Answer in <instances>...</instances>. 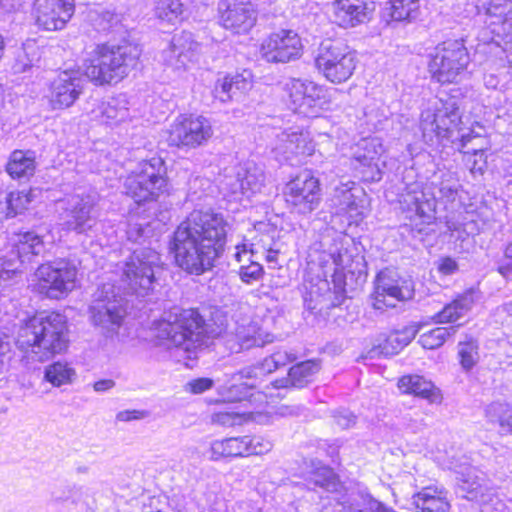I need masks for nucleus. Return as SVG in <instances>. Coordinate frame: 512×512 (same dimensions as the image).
Here are the masks:
<instances>
[{
	"instance_id": "38",
	"label": "nucleus",
	"mask_w": 512,
	"mask_h": 512,
	"mask_svg": "<svg viewBox=\"0 0 512 512\" xmlns=\"http://www.w3.org/2000/svg\"><path fill=\"white\" fill-rule=\"evenodd\" d=\"M267 368L268 367H266V363L263 359L262 361H260L256 364L242 368L241 370H239L237 372L236 375H238L240 379L252 380L251 383L246 382V383H243V385L249 389H255L257 387V383L262 381V379L266 375L270 374V371L267 370ZM241 388H242V384L241 385H232L229 388V393L236 394V393L240 392Z\"/></svg>"
},
{
	"instance_id": "56",
	"label": "nucleus",
	"mask_w": 512,
	"mask_h": 512,
	"mask_svg": "<svg viewBox=\"0 0 512 512\" xmlns=\"http://www.w3.org/2000/svg\"><path fill=\"white\" fill-rule=\"evenodd\" d=\"M212 421L222 426L231 427L241 424L242 415L235 411H218L213 414Z\"/></svg>"
},
{
	"instance_id": "59",
	"label": "nucleus",
	"mask_w": 512,
	"mask_h": 512,
	"mask_svg": "<svg viewBox=\"0 0 512 512\" xmlns=\"http://www.w3.org/2000/svg\"><path fill=\"white\" fill-rule=\"evenodd\" d=\"M333 419L341 429H348L356 424L357 416L347 409H341L333 413Z\"/></svg>"
},
{
	"instance_id": "45",
	"label": "nucleus",
	"mask_w": 512,
	"mask_h": 512,
	"mask_svg": "<svg viewBox=\"0 0 512 512\" xmlns=\"http://www.w3.org/2000/svg\"><path fill=\"white\" fill-rule=\"evenodd\" d=\"M492 32L495 34V37L498 39L493 38V41H495L498 45H500V41L504 43L506 46L505 49H512V16L505 17L502 21L491 22Z\"/></svg>"
},
{
	"instance_id": "12",
	"label": "nucleus",
	"mask_w": 512,
	"mask_h": 512,
	"mask_svg": "<svg viewBox=\"0 0 512 512\" xmlns=\"http://www.w3.org/2000/svg\"><path fill=\"white\" fill-rule=\"evenodd\" d=\"M95 197L89 194H73L58 201L60 219L66 230L87 234L97 225Z\"/></svg>"
},
{
	"instance_id": "27",
	"label": "nucleus",
	"mask_w": 512,
	"mask_h": 512,
	"mask_svg": "<svg viewBox=\"0 0 512 512\" xmlns=\"http://www.w3.org/2000/svg\"><path fill=\"white\" fill-rule=\"evenodd\" d=\"M340 295L335 296L330 290L329 283L324 281L321 286L312 287L304 297V306L311 314L319 316H330V310L339 308L343 305V299Z\"/></svg>"
},
{
	"instance_id": "32",
	"label": "nucleus",
	"mask_w": 512,
	"mask_h": 512,
	"mask_svg": "<svg viewBox=\"0 0 512 512\" xmlns=\"http://www.w3.org/2000/svg\"><path fill=\"white\" fill-rule=\"evenodd\" d=\"M413 505L419 512H448L450 504L446 492L433 487H425L413 496Z\"/></svg>"
},
{
	"instance_id": "50",
	"label": "nucleus",
	"mask_w": 512,
	"mask_h": 512,
	"mask_svg": "<svg viewBox=\"0 0 512 512\" xmlns=\"http://www.w3.org/2000/svg\"><path fill=\"white\" fill-rule=\"evenodd\" d=\"M486 14L490 17H495L498 22L502 21L507 14L511 12L510 0H488L486 6Z\"/></svg>"
},
{
	"instance_id": "35",
	"label": "nucleus",
	"mask_w": 512,
	"mask_h": 512,
	"mask_svg": "<svg viewBox=\"0 0 512 512\" xmlns=\"http://www.w3.org/2000/svg\"><path fill=\"white\" fill-rule=\"evenodd\" d=\"M211 452L213 460H218L221 457L247 456L246 436L215 441L212 443Z\"/></svg>"
},
{
	"instance_id": "30",
	"label": "nucleus",
	"mask_w": 512,
	"mask_h": 512,
	"mask_svg": "<svg viewBox=\"0 0 512 512\" xmlns=\"http://www.w3.org/2000/svg\"><path fill=\"white\" fill-rule=\"evenodd\" d=\"M319 371V364L315 361H304L292 366L287 377L275 380L272 384L274 388H296L302 389L311 381L312 377Z\"/></svg>"
},
{
	"instance_id": "62",
	"label": "nucleus",
	"mask_w": 512,
	"mask_h": 512,
	"mask_svg": "<svg viewBox=\"0 0 512 512\" xmlns=\"http://www.w3.org/2000/svg\"><path fill=\"white\" fill-rule=\"evenodd\" d=\"M11 344L7 335L0 336V374L7 367L11 359Z\"/></svg>"
},
{
	"instance_id": "36",
	"label": "nucleus",
	"mask_w": 512,
	"mask_h": 512,
	"mask_svg": "<svg viewBox=\"0 0 512 512\" xmlns=\"http://www.w3.org/2000/svg\"><path fill=\"white\" fill-rule=\"evenodd\" d=\"M485 413L491 423L498 424L506 433H512V401L492 402L487 406Z\"/></svg>"
},
{
	"instance_id": "60",
	"label": "nucleus",
	"mask_w": 512,
	"mask_h": 512,
	"mask_svg": "<svg viewBox=\"0 0 512 512\" xmlns=\"http://www.w3.org/2000/svg\"><path fill=\"white\" fill-rule=\"evenodd\" d=\"M497 271L505 278L512 275V241L506 245L503 258L498 262Z\"/></svg>"
},
{
	"instance_id": "33",
	"label": "nucleus",
	"mask_w": 512,
	"mask_h": 512,
	"mask_svg": "<svg viewBox=\"0 0 512 512\" xmlns=\"http://www.w3.org/2000/svg\"><path fill=\"white\" fill-rule=\"evenodd\" d=\"M421 0H389L381 12L387 23L390 21H413L419 16Z\"/></svg>"
},
{
	"instance_id": "3",
	"label": "nucleus",
	"mask_w": 512,
	"mask_h": 512,
	"mask_svg": "<svg viewBox=\"0 0 512 512\" xmlns=\"http://www.w3.org/2000/svg\"><path fill=\"white\" fill-rule=\"evenodd\" d=\"M155 336L176 348L191 354L206 345L205 338H214L220 333L198 309L174 308L168 317L155 323Z\"/></svg>"
},
{
	"instance_id": "28",
	"label": "nucleus",
	"mask_w": 512,
	"mask_h": 512,
	"mask_svg": "<svg viewBox=\"0 0 512 512\" xmlns=\"http://www.w3.org/2000/svg\"><path fill=\"white\" fill-rule=\"evenodd\" d=\"M36 152L33 150H14L5 166L8 175L20 182H26L36 172Z\"/></svg>"
},
{
	"instance_id": "63",
	"label": "nucleus",
	"mask_w": 512,
	"mask_h": 512,
	"mask_svg": "<svg viewBox=\"0 0 512 512\" xmlns=\"http://www.w3.org/2000/svg\"><path fill=\"white\" fill-rule=\"evenodd\" d=\"M226 185L229 187V191L235 200L240 199V197H245V186L243 181H241L239 172L235 177L229 178Z\"/></svg>"
},
{
	"instance_id": "21",
	"label": "nucleus",
	"mask_w": 512,
	"mask_h": 512,
	"mask_svg": "<svg viewBox=\"0 0 512 512\" xmlns=\"http://www.w3.org/2000/svg\"><path fill=\"white\" fill-rule=\"evenodd\" d=\"M36 24L47 31L62 30L75 12V0H36Z\"/></svg>"
},
{
	"instance_id": "8",
	"label": "nucleus",
	"mask_w": 512,
	"mask_h": 512,
	"mask_svg": "<svg viewBox=\"0 0 512 512\" xmlns=\"http://www.w3.org/2000/svg\"><path fill=\"white\" fill-rule=\"evenodd\" d=\"M128 298L116 283H104L93 294L89 306L90 319L106 337L118 333L127 314Z\"/></svg>"
},
{
	"instance_id": "10",
	"label": "nucleus",
	"mask_w": 512,
	"mask_h": 512,
	"mask_svg": "<svg viewBox=\"0 0 512 512\" xmlns=\"http://www.w3.org/2000/svg\"><path fill=\"white\" fill-rule=\"evenodd\" d=\"M356 56L340 41L324 40L319 47L315 64L318 70L332 83L347 81L356 68Z\"/></svg>"
},
{
	"instance_id": "15",
	"label": "nucleus",
	"mask_w": 512,
	"mask_h": 512,
	"mask_svg": "<svg viewBox=\"0 0 512 512\" xmlns=\"http://www.w3.org/2000/svg\"><path fill=\"white\" fill-rule=\"evenodd\" d=\"M284 195L293 212L310 214L321 202L320 182L311 171L305 170L286 184Z\"/></svg>"
},
{
	"instance_id": "44",
	"label": "nucleus",
	"mask_w": 512,
	"mask_h": 512,
	"mask_svg": "<svg viewBox=\"0 0 512 512\" xmlns=\"http://www.w3.org/2000/svg\"><path fill=\"white\" fill-rule=\"evenodd\" d=\"M458 357L461 367L465 371L471 370L478 362V343L470 338L467 341L459 342Z\"/></svg>"
},
{
	"instance_id": "54",
	"label": "nucleus",
	"mask_w": 512,
	"mask_h": 512,
	"mask_svg": "<svg viewBox=\"0 0 512 512\" xmlns=\"http://www.w3.org/2000/svg\"><path fill=\"white\" fill-rule=\"evenodd\" d=\"M247 454L261 455L269 452L273 445L261 436H246Z\"/></svg>"
},
{
	"instance_id": "19",
	"label": "nucleus",
	"mask_w": 512,
	"mask_h": 512,
	"mask_svg": "<svg viewBox=\"0 0 512 512\" xmlns=\"http://www.w3.org/2000/svg\"><path fill=\"white\" fill-rule=\"evenodd\" d=\"M331 256L336 265L332 280V292L335 296H341L340 299H343L344 305L348 299L353 298V293L358 286L365 282L366 273L362 268H358L360 263H357L356 270L351 268L353 260L347 248H337L331 253ZM361 266L364 265L361 264Z\"/></svg>"
},
{
	"instance_id": "34",
	"label": "nucleus",
	"mask_w": 512,
	"mask_h": 512,
	"mask_svg": "<svg viewBox=\"0 0 512 512\" xmlns=\"http://www.w3.org/2000/svg\"><path fill=\"white\" fill-rule=\"evenodd\" d=\"M238 172L245 186L246 198L261 192L266 177L260 166L252 161H248L238 169Z\"/></svg>"
},
{
	"instance_id": "57",
	"label": "nucleus",
	"mask_w": 512,
	"mask_h": 512,
	"mask_svg": "<svg viewBox=\"0 0 512 512\" xmlns=\"http://www.w3.org/2000/svg\"><path fill=\"white\" fill-rule=\"evenodd\" d=\"M460 185L456 179L443 180L439 186V197L446 202H454Z\"/></svg>"
},
{
	"instance_id": "39",
	"label": "nucleus",
	"mask_w": 512,
	"mask_h": 512,
	"mask_svg": "<svg viewBox=\"0 0 512 512\" xmlns=\"http://www.w3.org/2000/svg\"><path fill=\"white\" fill-rule=\"evenodd\" d=\"M338 486V476L328 467L316 469L308 479V488L314 491L321 489L326 492H334L337 491Z\"/></svg>"
},
{
	"instance_id": "52",
	"label": "nucleus",
	"mask_w": 512,
	"mask_h": 512,
	"mask_svg": "<svg viewBox=\"0 0 512 512\" xmlns=\"http://www.w3.org/2000/svg\"><path fill=\"white\" fill-rule=\"evenodd\" d=\"M263 274V267L257 262L242 265L239 269V277L246 284H252L253 282L260 280Z\"/></svg>"
},
{
	"instance_id": "31",
	"label": "nucleus",
	"mask_w": 512,
	"mask_h": 512,
	"mask_svg": "<svg viewBox=\"0 0 512 512\" xmlns=\"http://www.w3.org/2000/svg\"><path fill=\"white\" fill-rule=\"evenodd\" d=\"M399 389L406 394L428 400L430 403L441 401L440 390L429 380L420 375H405L398 381Z\"/></svg>"
},
{
	"instance_id": "7",
	"label": "nucleus",
	"mask_w": 512,
	"mask_h": 512,
	"mask_svg": "<svg viewBox=\"0 0 512 512\" xmlns=\"http://www.w3.org/2000/svg\"><path fill=\"white\" fill-rule=\"evenodd\" d=\"M429 58L428 71L431 79L442 85L460 82L471 61L463 38L448 39L437 44Z\"/></svg>"
},
{
	"instance_id": "37",
	"label": "nucleus",
	"mask_w": 512,
	"mask_h": 512,
	"mask_svg": "<svg viewBox=\"0 0 512 512\" xmlns=\"http://www.w3.org/2000/svg\"><path fill=\"white\" fill-rule=\"evenodd\" d=\"M185 5L182 0H156L155 16L169 24H175L183 19Z\"/></svg>"
},
{
	"instance_id": "61",
	"label": "nucleus",
	"mask_w": 512,
	"mask_h": 512,
	"mask_svg": "<svg viewBox=\"0 0 512 512\" xmlns=\"http://www.w3.org/2000/svg\"><path fill=\"white\" fill-rule=\"evenodd\" d=\"M422 328V324L413 323L408 326L403 327L400 330L393 331L396 336H398L402 343L407 346L411 343V341L416 337L420 329Z\"/></svg>"
},
{
	"instance_id": "1",
	"label": "nucleus",
	"mask_w": 512,
	"mask_h": 512,
	"mask_svg": "<svg viewBox=\"0 0 512 512\" xmlns=\"http://www.w3.org/2000/svg\"><path fill=\"white\" fill-rule=\"evenodd\" d=\"M231 224L212 209L193 210L173 232L169 242L175 264L190 275L212 271L224 255Z\"/></svg>"
},
{
	"instance_id": "53",
	"label": "nucleus",
	"mask_w": 512,
	"mask_h": 512,
	"mask_svg": "<svg viewBox=\"0 0 512 512\" xmlns=\"http://www.w3.org/2000/svg\"><path fill=\"white\" fill-rule=\"evenodd\" d=\"M296 359L295 355L287 351H277L270 356L264 358L267 370L270 373L274 372L278 368L287 365L288 363Z\"/></svg>"
},
{
	"instance_id": "5",
	"label": "nucleus",
	"mask_w": 512,
	"mask_h": 512,
	"mask_svg": "<svg viewBox=\"0 0 512 512\" xmlns=\"http://www.w3.org/2000/svg\"><path fill=\"white\" fill-rule=\"evenodd\" d=\"M117 289L128 296L145 297L159 286L164 270L161 255L153 247H139L119 266Z\"/></svg>"
},
{
	"instance_id": "20",
	"label": "nucleus",
	"mask_w": 512,
	"mask_h": 512,
	"mask_svg": "<svg viewBox=\"0 0 512 512\" xmlns=\"http://www.w3.org/2000/svg\"><path fill=\"white\" fill-rule=\"evenodd\" d=\"M218 12L221 25L235 34L248 33L257 21L251 0H220Z\"/></svg>"
},
{
	"instance_id": "16",
	"label": "nucleus",
	"mask_w": 512,
	"mask_h": 512,
	"mask_svg": "<svg viewBox=\"0 0 512 512\" xmlns=\"http://www.w3.org/2000/svg\"><path fill=\"white\" fill-rule=\"evenodd\" d=\"M259 53L267 63L285 64L302 56L303 45L298 33L291 29H280L263 39Z\"/></svg>"
},
{
	"instance_id": "22",
	"label": "nucleus",
	"mask_w": 512,
	"mask_h": 512,
	"mask_svg": "<svg viewBox=\"0 0 512 512\" xmlns=\"http://www.w3.org/2000/svg\"><path fill=\"white\" fill-rule=\"evenodd\" d=\"M334 22L342 28H354L373 19L375 0H335L332 3Z\"/></svg>"
},
{
	"instance_id": "43",
	"label": "nucleus",
	"mask_w": 512,
	"mask_h": 512,
	"mask_svg": "<svg viewBox=\"0 0 512 512\" xmlns=\"http://www.w3.org/2000/svg\"><path fill=\"white\" fill-rule=\"evenodd\" d=\"M34 190L10 192L6 197V216L15 217L27 209L34 200Z\"/></svg>"
},
{
	"instance_id": "23",
	"label": "nucleus",
	"mask_w": 512,
	"mask_h": 512,
	"mask_svg": "<svg viewBox=\"0 0 512 512\" xmlns=\"http://www.w3.org/2000/svg\"><path fill=\"white\" fill-rule=\"evenodd\" d=\"M84 80L78 72L63 71L50 84L49 104L53 110L71 107L82 94Z\"/></svg>"
},
{
	"instance_id": "29",
	"label": "nucleus",
	"mask_w": 512,
	"mask_h": 512,
	"mask_svg": "<svg viewBox=\"0 0 512 512\" xmlns=\"http://www.w3.org/2000/svg\"><path fill=\"white\" fill-rule=\"evenodd\" d=\"M479 291L475 288L466 290L459 295L453 302L447 304L440 312L433 316V322L436 324L455 322L469 312L477 300Z\"/></svg>"
},
{
	"instance_id": "47",
	"label": "nucleus",
	"mask_w": 512,
	"mask_h": 512,
	"mask_svg": "<svg viewBox=\"0 0 512 512\" xmlns=\"http://www.w3.org/2000/svg\"><path fill=\"white\" fill-rule=\"evenodd\" d=\"M90 15L98 31H108L119 22L117 14L105 9L92 12Z\"/></svg>"
},
{
	"instance_id": "49",
	"label": "nucleus",
	"mask_w": 512,
	"mask_h": 512,
	"mask_svg": "<svg viewBox=\"0 0 512 512\" xmlns=\"http://www.w3.org/2000/svg\"><path fill=\"white\" fill-rule=\"evenodd\" d=\"M406 346L402 343L401 339L391 332L383 342L378 345L379 354L389 357L398 354Z\"/></svg>"
},
{
	"instance_id": "48",
	"label": "nucleus",
	"mask_w": 512,
	"mask_h": 512,
	"mask_svg": "<svg viewBox=\"0 0 512 512\" xmlns=\"http://www.w3.org/2000/svg\"><path fill=\"white\" fill-rule=\"evenodd\" d=\"M282 141L286 142V150L290 151L291 153L305 154L310 150L307 148V139L302 133H283Z\"/></svg>"
},
{
	"instance_id": "55",
	"label": "nucleus",
	"mask_w": 512,
	"mask_h": 512,
	"mask_svg": "<svg viewBox=\"0 0 512 512\" xmlns=\"http://www.w3.org/2000/svg\"><path fill=\"white\" fill-rule=\"evenodd\" d=\"M232 86L230 76L218 80L214 88L215 98L219 99L221 102L232 100L235 96V90H232Z\"/></svg>"
},
{
	"instance_id": "41",
	"label": "nucleus",
	"mask_w": 512,
	"mask_h": 512,
	"mask_svg": "<svg viewBox=\"0 0 512 512\" xmlns=\"http://www.w3.org/2000/svg\"><path fill=\"white\" fill-rule=\"evenodd\" d=\"M459 325H452L449 327H437L426 333L420 335L418 343L425 349H437L441 347L445 341L453 336Z\"/></svg>"
},
{
	"instance_id": "13",
	"label": "nucleus",
	"mask_w": 512,
	"mask_h": 512,
	"mask_svg": "<svg viewBox=\"0 0 512 512\" xmlns=\"http://www.w3.org/2000/svg\"><path fill=\"white\" fill-rule=\"evenodd\" d=\"M212 135L209 119L197 114H181L171 125L167 142L169 146L195 149L205 145Z\"/></svg>"
},
{
	"instance_id": "4",
	"label": "nucleus",
	"mask_w": 512,
	"mask_h": 512,
	"mask_svg": "<svg viewBox=\"0 0 512 512\" xmlns=\"http://www.w3.org/2000/svg\"><path fill=\"white\" fill-rule=\"evenodd\" d=\"M140 55L139 46L129 42L100 45L85 60L84 75L97 86L117 84L137 66Z\"/></svg>"
},
{
	"instance_id": "24",
	"label": "nucleus",
	"mask_w": 512,
	"mask_h": 512,
	"mask_svg": "<svg viewBox=\"0 0 512 512\" xmlns=\"http://www.w3.org/2000/svg\"><path fill=\"white\" fill-rule=\"evenodd\" d=\"M404 203L407 206V217L412 222V231L429 235L434 232L432 226L436 220V199L423 191L407 194Z\"/></svg>"
},
{
	"instance_id": "18",
	"label": "nucleus",
	"mask_w": 512,
	"mask_h": 512,
	"mask_svg": "<svg viewBox=\"0 0 512 512\" xmlns=\"http://www.w3.org/2000/svg\"><path fill=\"white\" fill-rule=\"evenodd\" d=\"M375 303L377 309H381L382 305L386 307H395V303L389 302L387 298L395 301L410 300L414 296V282L409 277L399 274L396 269L385 268L381 270L375 281Z\"/></svg>"
},
{
	"instance_id": "2",
	"label": "nucleus",
	"mask_w": 512,
	"mask_h": 512,
	"mask_svg": "<svg viewBox=\"0 0 512 512\" xmlns=\"http://www.w3.org/2000/svg\"><path fill=\"white\" fill-rule=\"evenodd\" d=\"M15 345L32 362H45L68 349L67 319L55 311H40L20 321Z\"/></svg>"
},
{
	"instance_id": "51",
	"label": "nucleus",
	"mask_w": 512,
	"mask_h": 512,
	"mask_svg": "<svg viewBox=\"0 0 512 512\" xmlns=\"http://www.w3.org/2000/svg\"><path fill=\"white\" fill-rule=\"evenodd\" d=\"M361 119L369 129L377 130L386 117L375 104H372L363 108Z\"/></svg>"
},
{
	"instance_id": "40",
	"label": "nucleus",
	"mask_w": 512,
	"mask_h": 512,
	"mask_svg": "<svg viewBox=\"0 0 512 512\" xmlns=\"http://www.w3.org/2000/svg\"><path fill=\"white\" fill-rule=\"evenodd\" d=\"M75 375L72 367L60 361L48 365L44 371V379L55 387L71 383Z\"/></svg>"
},
{
	"instance_id": "9",
	"label": "nucleus",
	"mask_w": 512,
	"mask_h": 512,
	"mask_svg": "<svg viewBox=\"0 0 512 512\" xmlns=\"http://www.w3.org/2000/svg\"><path fill=\"white\" fill-rule=\"evenodd\" d=\"M461 113L458 100L455 97L441 99V106L434 113L428 112L421 120V130L426 142L447 143L460 142V148H464L471 140V135L460 134Z\"/></svg>"
},
{
	"instance_id": "26",
	"label": "nucleus",
	"mask_w": 512,
	"mask_h": 512,
	"mask_svg": "<svg viewBox=\"0 0 512 512\" xmlns=\"http://www.w3.org/2000/svg\"><path fill=\"white\" fill-rule=\"evenodd\" d=\"M354 185V183H351ZM363 191L349 186L347 184H341L333 190V194L330 198V207L334 209L333 213L336 215H349L351 218L363 217Z\"/></svg>"
},
{
	"instance_id": "46",
	"label": "nucleus",
	"mask_w": 512,
	"mask_h": 512,
	"mask_svg": "<svg viewBox=\"0 0 512 512\" xmlns=\"http://www.w3.org/2000/svg\"><path fill=\"white\" fill-rule=\"evenodd\" d=\"M106 123L113 125L124 121L129 116V111L124 106H119V102L115 99L109 101L102 111Z\"/></svg>"
},
{
	"instance_id": "11",
	"label": "nucleus",
	"mask_w": 512,
	"mask_h": 512,
	"mask_svg": "<svg viewBox=\"0 0 512 512\" xmlns=\"http://www.w3.org/2000/svg\"><path fill=\"white\" fill-rule=\"evenodd\" d=\"M77 270L66 259L43 263L35 271L34 290L50 299H60L74 288Z\"/></svg>"
},
{
	"instance_id": "14",
	"label": "nucleus",
	"mask_w": 512,
	"mask_h": 512,
	"mask_svg": "<svg viewBox=\"0 0 512 512\" xmlns=\"http://www.w3.org/2000/svg\"><path fill=\"white\" fill-rule=\"evenodd\" d=\"M456 494L464 499L488 507L495 506L499 512L506 509V505L499 499L498 488L486 477L474 469L459 473L456 477Z\"/></svg>"
},
{
	"instance_id": "58",
	"label": "nucleus",
	"mask_w": 512,
	"mask_h": 512,
	"mask_svg": "<svg viewBox=\"0 0 512 512\" xmlns=\"http://www.w3.org/2000/svg\"><path fill=\"white\" fill-rule=\"evenodd\" d=\"M214 386V380L208 377L192 379L185 385V390L192 394H202Z\"/></svg>"
},
{
	"instance_id": "64",
	"label": "nucleus",
	"mask_w": 512,
	"mask_h": 512,
	"mask_svg": "<svg viewBox=\"0 0 512 512\" xmlns=\"http://www.w3.org/2000/svg\"><path fill=\"white\" fill-rule=\"evenodd\" d=\"M459 267L457 262L451 257H444L440 259L438 270L443 275H452L458 271Z\"/></svg>"
},
{
	"instance_id": "6",
	"label": "nucleus",
	"mask_w": 512,
	"mask_h": 512,
	"mask_svg": "<svg viewBox=\"0 0 512 512\" xmlns=\"http://www.w3.org/2000/svg\"><path fill=\"white\" fill-rule=\"evenodd\" d=\"M124 193L138 205L156 201L168 191L167 167L164 160L154 156L141 161L125 179Z\"/></svg>"
},
{
	"instance_id": "17",
	"label": "nucleus",
	"mask_w": 512,
	"mask_h": 512,
	"mask_svg": "<svg viewBox=\"0 0 512 512\" xmlns=\"http://www.w3.org/2000/svg\"><path fill=\"white\" fill-rule=\"evenodd\" d=\"M291 109L304 117H318L323 106L324 88L308 79L292 78L286 83Z\"/></svg>"
},
{
	"instance_id": "25",
	"label": "nucleus",
	"mask_w": 512,
	"mask_h": 512,
	"mask_svg": "<svg viewBox=\"0 0 512 512\" xmlns=\"http://www.w3.org/2000/svg\"><path fill=\"white\" fill-rule=\"evenodd\" d=\"M199 46V43L193 39L192 33L182 31L180 34H175L169 47L163 50V61L174 70L184 69L189 62L193 61Z\"/></svg>"
},
{
	"instance_id": "42",
	"label": "nucleus",
	"mask_w": 512,
	"mask_h": 512,
	"mask_svg": "<svg viewBox=\"0 0 512 512\" xmlns=\"http://www.w3.org/2000/svg\"><path fill=\"white\" fill-rule=\"evenodd\" d=\"M127 240L143 247H152V240L155 237L154 228L151 223L129 222L126 229Z\"/></svg>"
}]
</instances>
